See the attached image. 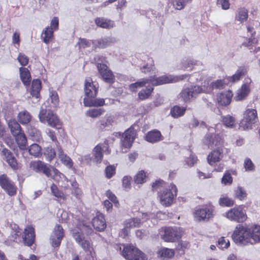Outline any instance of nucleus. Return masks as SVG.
Segmentation results:
<instances>
[{
  "label": "nucleus",
  "mask_w": 260,
  "mask_h": 260,
  "mask_svg": "<svg viewBox=\"0 0 260 260\" xmlns=\"http://www.w3.org/2000/svg\"><path fill=\"white\" fill-rule=\"evenodd\" d=\"M105 112L103 109H91L86 111V115L91 118H96Z\"/></svg>",
  "instance_id": "53"
},
{
  "label": "nucleus",
  "mask_w": 260,
  "mask_h": 260,
  "mask_svg": "<svg viewBox=\"0 0 260 260\" xmlns=\"http://www.w3.org/2000/svg\"><path fill=\"white\" fill-rule=\"evenodd\" d=\"M158 255L162 259H166L173 256L174 251L171 249L163 248L158 251Z\"/></svg>",
  "instance_id": "44"
},
{
  "label": "nucleus",
  "mask_w": 260,
  "mask_h": 260,
  "mask_svg": "<svg viewBox=\"0 0 260 260\" xmlns=\"http://www.w3.org/2000/svg\"><path fill=\"white\" fill-rule=\"evenodd\" d=\"M146 174L144 171L139 172L134 177V181L137 184H142L145 181Z\"/></svg>",
  "instance_id": "58"
},
{
  "label": "nucleus",
  "mask_w": 260,
  "mask_h": 260,
  "mask_svg": "<svg viewBox=\"0 0 260 260\" xmlns=\"http://www.w3.org/2000/svg\"><path fill=\"white\" fill-rule=\"evenodd\" d=\"M153 90V88L149 85L145 86V88L142 89L138 93V96L140 100H144L147 99Z\"/></svg>",
  "instance_id": "47"
},
{
  "label": "nucleus",
  "mask_w": 260,
  "mask_h": 260,
  "mask_svg": "<svg viewBox=\"0 0 260 260\" xmlns=\"http://www.w3.org/2000/svg\"><path fill=\"white\" fill-rule=\"evenodd\" d=\"M51 193L55 197L59 199H63L64 198V194L62 191L59 190L56 185L52 184L50 187Z\"/></svg>",
  "instance_id": "59"
},
{
  "label": "nucleus",
  "mask_w": 260,
  "mask_h": 260,
  "mask_svg": "<svg viewBox=\"0 0 260 260\" xmlns=\"http://www.w3.org/2000/svg\"><path fill=\"white\" fill-rule=\"evenodd\" d=\"M224 216L231 221L243 222L246 220L247 215L240 207H235L225 213Z\"/></svg>",
  "instance_id": "9"
},
{
  "label": "nucleus",
  "mask_w": 260,
  "mask_h": 260,
  "mask_svg": "<svg viewBox=\"0 0 260 260\" xmlns=\"http://www.w3.org/2000/svg\"><path fill=\"white\" fill-rule=\"evenodd\" d=\"M19 73L23 83L26 86L29 85L31 80V76L29 70L26 68L20 67Z\"/></svg>",
  "instance_id": "35"
},
{
  "label": "nucleus",
  "mask_w": 260,
  "mask_h": 260,
  "mask_svg": "<svg viewBox=\"0 0 260 260\" xmlns=\"http://www.w3.org/2000/svg\"><path fill=\"white\" fill-rule=\"evenodd\" d=\"M214 207L212 205L204 206L195 210L193 213L194 220L198 222H206L213 217Z\"/></svg>",
  "instance_id": "7"
},
{
  "label": "nucleus",
  "mask_w": 260,
  "mask_h": 260,
  "mask_svg": "<svg viewBox=\"0 0 260 260\" xmlns=\"http://www.w3.org/2000/svg\"><path fill=\"white\" fill-rule=\"evenodd\" d=\"M53 32L54 30L50 28L49 26H48L45 28V29L43 31L42 37L43 40V42L48 44L49 42L52 39L53 37Z\"/></svg>",
  "instance_id": "45"
},
{
  "label": "nucleus",
  "mask_w": 260,
  "mask_h": 260,
  "mask_svg": "<svg viewBox=\"0 0 260 260\" xmlns=\"http://www.w3.org/2000/svg\"><path fill=\"white\" fill-rule=\"evenodd\" d=\"M72 236L75 241L82 247L85 251H90V243L88 240H85L83 235L81 234L78 230H72Z\"/></svg>",
  "instance_id": "18"
},
{
  "label": "nucleus",
  "mask_w": 260,
  "mask_h": 260,
  "mask_svg": "<svg viewBox=\"0 0 260 260\" xmlns=\"http://www.w3.org/2000/svg\"><path fill=\"white\" fill-rule=\"evenodd\" d=\"M27 149H28L29 154L35 157H40L42 154V148L37 144H32Z\"/></svg>",
  "instance_id": "41"
},
{
  "label": "nucleus",
  "mask_w": 260,
  "mask_h": 260,
  "mask_svg": "<svg viewBox=\"0 0 260 260\" xmlns=\"http://www.w3.org/2000/svg\"><path fill=\"white\" fill-rule=\"evenodd\" d=\"M39 118L42 123L47 122L48 125L57 129L59 128L60 121L56 114L51 110L44 109L42 108L39 114Z\"/></svg>",
  "instance_id": "5"
},
{
  "label": "nucleus",
  "mask_w": 260,
  "mask_h": 260,
  "mask_svg": "<svg viewBox=\"0 0 260 260\" xmlns=\"http://www.w3.org/2000/svg\"><path fill=\"white\" fill-rule=\"evenodd\" d=\"M244 167L246 171L252 172L255 169V166L251 160L246 158L244 160Z\"/></svg>",
  "instance_id": "61"
},
{
  "label": "nucleus",
  "mask_w": 260,
  "mask_h": 260,
  "mask_svg": "<svg viewBox=\"0 0 260 260\" xmlns=\"http://www.w3.org/2000/svg\"><path fill=\"white\" fill-rule=\"evenodd\" d=\"M234 194L236 198L242 200L246 197L247 193L243 188L238 186L234 189Z\"/></svg>",
  "instance_id": "54"
},
{
  "label": "nucleus",
  "mask_w": 260,
  "mask_h": 260,
  "mask_svg": "<svg viewBox=\"0 0 260 260\" xmlns=\"http://www.w3.org/2000/svg\"><path fill=\"white\" fill-rule=\"evenodd\" d=\"M115 248L121 251L122 256L127 260H147L146 255L133 245L116 244Z\"/></svg>",
  "instance_id": "1"
},
{
  "label": "nucleus",
  "mask_w": 260,
  "mask_h": 260,
  "mask_svg": "<svg viewBox=\"0 0 260 260\" xmlns=\"http://www.w3.org/2000/svg\"><path fill=\"white\" fill-rule=\"evenodd\" d=\"M184 70H190L191 67L197 64V61L193 59H186L182 62Z\"/></svg>",
  "instance_id": "63"
},
{
  "label": "nucleus",
  "mask_w": 260,
  "mask_h": 260,
  "mask_svg": "<svg viewBox=\"0 0 260 260\" xmlns=\"http://www.w3.org/2000/svg\"><path fill=\"white\" fill-rule=\"evenodd\" d=\"M103 151H107L108 153H110L108 150V146L106 142L97 145L93 150V161L96 163H100L103 159Z\"/></svg>",
  "instance_id": "16"
},
{
  "label": "nucleus",
  "mask_w": 260,
  "mask_h": 260,
  "mask_svg": "<svg viewBox=\"0 0 260 260\" xmlns=\"http://www.w3.org/2000/svg\"><path fill=\"white\" fill-rule=\"evenodd\" d=\"M232 238L234 242L239 245L251 244L249 228L242 224H238L234 231Z\"/></svg>",
  "instance_id": "2"
},
{
  "label": "nucleus",
  "mask_w": 260,
  "mask_h": 260,
  "mask_svg": "<svg viewBox=\"0 0 260 260\" xmlns=\"http://www.w3.org/2000/svg\"><path fill=\"white\" fill-rule=\"evenodd\" d=\"M14 137H15V141L19 149L22 150H26L27 139L24 133L22 132Z\"/></svg>",
  "instance_id": "34"
},
{
  "label": "nucleus",
  "mask_w": 260,
  "mask_h": 260,
  "mask_svg": "<svg viewBox=\"0 0 260 260\" xmlns=\"http://www.w3.org/2000/svg\"><path fill=\"white\" fill-rule=\"evenodd\" d=\"M44 155L46 159L51 161L56 156V152L52 146H48L45 148Z\"/></svg>",
  "instance_id": "50"
},
{
  "label": "nucleus",
  "mask_w": 260,
  "mask_h": 260,
  "mask_svg": "<svg viewBox=\"0 0 260 260\" xmlns=\"http://www.w3.org/2000/svg\"><path fill=\"white\" fill-rule=\"evenodd\" d=\"M192 0H174L173 7L176 10H181L187 4L191 3Z\"/></svg>",
  "instance_id": "52"
},
{
  "label": "nucleus",
  "mask_w": 260,
  "mask_h": 260,
  "mask_svg": "<svg viewBox=\"0 0 260 260\" xmlns=\"http://www.w3.org/2000/svg\"><path fill=\"white\" fill-rule=\"evenodd\" d=\"M27 133L33 141H40L42 139L41 132L35 127L32 126L28 127Z\"/></svg>",
  "instance_id": "43"
},
{
  "label": "nucleus",
  "mask_w": 260,
  "mask_h": 260,
  "mask_svg": "<svg viewBox=\"0 0 260 260\" xmlns=\"http://www.w3.org/2000/svg\"><path fill=\"white\" fill-rule=\"evenodd\" d=\"M92 225L98 231L101 232L105 230L106 223L103 214L98 213L92 219Z\"/></svg>",
  "instance_id": "26"
},
{
  "label": "nucleus",
  "mask_w": 260,
  "mask_h": 260,
  "mask_svg": "<svg viewBox=\"0 0 260 260\" xmlns=\"http://www.w3.org/2000/svg\"><path fill=\"white\" fill-rule=\"evenodd\" d=\"M116 41V39L115 37L111 36L105 37L98 40H94V42H92V45L95 48H105L114 44Z\"/></svg>",
  "instance_id": "20"
},
{
  "label": "nucleus",
  "mask_w": 260,
  "mask_h": 260,
  "mask_svg": "<svg viewBox=\"0 0 260 260\" xmlns=\"http://www.w3.org/2000/svg\"><path fill=\"white\" fill-rule=\"evenodd\" d=\"M63 236V229L62 226L56 225L50 238L51 245L54 247H58Z\"/></svg>",
  "instance_id": "14"
},
{
  "label": "nucleus",
  "mask_w": 260,
  "mask_h": 260,
  "mask_svg": "<svg viewBox=\"0 0 260 260\" xmlns=\"http://www.w3.org/2000/svg\"><path fill=\"white\" fill-rule=\"evenodd\" d=\"M58 143H56V151L57 155L61 162L67 168L70 169L73 167V162L71 158L64 153L61 147L58 145Z\"/></svg>",
  "instance_id": "21"
},
{
  "label": "nucleus",
  "mask_w": 260,
  "mask_h": 260,
  "mask_svg": "<svg viewBox=\"0 0 260 260\" xmlns=\"http://www.w3.org/2000/svg\"><path fill=\"white\" fill-rule=\"evenodd\" d=\"M186 109L184 107H180L178 106H174L171 109V114L174 118H178L184 114Z\"/></svg>",
  "instance_id": "49"
},
{
  "label": "nucleus",
  "mask_w": 260,
  "mask_h": 260,
  "mask_svg": "<svg viewBox=\"0 0 260 260\" xmlns=\"http://www.w3.org/2000/svg\"><path fill=\"white\" fill-rule=\"evenodd\" d=\"M162 139V136L161 133L157 129L149 131L145 136V140L151 143H157Z\"/></svg>",
  "instance_id": "28"
},
{
  "label": "nucleus",
  "mask_w": 260,
  "mask_h": 260,
  "mask_svg": "<svg viewBox=\"0 0 260 260\" xmlns=\"http://www.w3.org/2000/svg\"><path fill=\"white\" fill-rule=\"evenodd\" d=\"M0 186L10 196H13L16 193V186L6 175L0 176Z\"/></svg>",
  "instance_id": "11"
},
{
  "label": "nucleus",
  "mask_w": 260,
  "mask_h": 260,
  "mask_svg": "<svg viewBox=\"0 0 260 260\" xmlns=\"http://www.w3.org/2000/svg\"><path fill=\"white\" fill-rule=\"evenodd\" d=\"M35 234L33 227L31 225L27 226L24 229L23 240L27 246H31L35 241Z\"/></svg>",
  "instance_id": "25"
},
{
  "label": "nucleus",
  "mask_w": 260,
  "mask_h": 260,
  "mask_svg": "<svg viewBox=\"0 0 260 260\" xmlns=\"http://www.w3.org/2000/svg\"><path fill=\"white\" fill-rule=\"evenodd\" d=\"M84 91L86 98H94L97 94V88L90 78L86 79L84 85Z\"/></svg>",
  "instance_id": "22"
},
{
  "label": "nucleus",
  "mask_w": 260,
  "mask_h": 260,
  "mask_svg": "<svg viewBox=\"0 0 260 260\" xmlns=\"http://www.w3.org/2000/svg\"><path fill=\"white\" fill-rule=\"evenodd\" d=\"M182 229L177 226L165 227L159 231L161 238L165 241L169 242H174L179 240L182 236Z\"/></svg>",
  "instance_id": "4"
},
{
  "label": "nucleus",
  "mask_w": 260,
  "mask_h": 260,
  "mask_svg": "<svg viewBox=\"0 0 260 260\" xmlns=\"http://www.w3.org/2000/svg\"><path fill=\"white\" fill-rule=\"evenodd\" d=\"M97 68L101 76L105 82L109 83L114 82V76L105 64L98 62Z\"/></svg>",
  "instance_id": "15"
},
{
  "label": "nucleus",
  "mask_w": 260,
  "mask_h": 260,
  "mask_svg": "<svg viewBox=\"0 0 260 260\" xmlns=\"http://www.w3.org/2000/svg\"><path fill=\"white\" fill-rule=\"evenodd\" d=\"M248 18V11L243 8L238 10L235 16V20L243 23Z\"/></svg>",
  "instance_id": "46"
},
{
  "label": "nucleus",
  "mask_w": 260,
  "mask_h": 260,
  "mask_svg": "<svg viewBox=\"0 0 260 260\" xmlns=\"http://www.w3.org/2000/svg\"><path fill=\"white\" fill-rule=\"evenodd\" d=\"M187 75H182L179 76H173L172 75H163L158 77L150 76L148 78L149 83L152 86H157L170 83H175L186 78Z\"/></svg>",
  "instance_id": "6"
},
{
  "label": "nucleus",
  "mask_w": 260,
  "mask_h": 260,
  "mask_svg": "<svg viewBox=\"0 0 260 260\" xmlns=\"http://www.w3.org/2000/svg\"><path fill=\"white\" fill-rule=\"evenodd\" d=\"M3 158L5 160L9 165L14 170L18 168L17 161L12 153L6 148H4L1 152Z\"/></svg>",
  "instance_id": "24"
},
{
  "label": "nucleus",
  "mask_w": 260,
  "mask_h": 260,
  "mask_svg": "<svg viewBox=\"0 0 260 260\" xmlns=\"http://www.w3.org/2000/svg\"><path fill=\"white\" fill-rule=\"evenodd\" d=\"M8 124L13 136L22 133L20 124L15 119H10Z\"/></svg>",
  "instance_id": "38"
},
{
  "label": "nucleus",
  "mask_w": 260,
  "mask_h": 260,
  "mask_svg": "<svg viewBox=\"0 0 260 260\" xmlns=\"http://www.w3.org/2000/svg\"><path fill=\"white\" fill-rule=\"evenodd\" d=\"M251 244L260 242V226L255 225L249 228Z\"/></svg>",
  "instance_id": "31"
},
{
  "label": "nucleus",
  "mask_w": 260,
  "mask_h": 260,
  "mask_svg": "<svg viewBox=\"0 0 260 260\" xmlns=\"http://www.w3.org/2000/svg\"><path fill=\"white\" fill-rule=\"evenodd\" d=\"M257 43V40L255 38L249 39L243 43V45L247 47L251 52H257L260 50V47H256L255 46Z\"/></svg>",
  "instance_id": "40"
},
{
  "label": "nucleus",
  "mask_w": 260,
  "mask_h": 260,
  "mask_svg": "<svg viewBox=\"0 0 260 260\" xmlns=\"http://www.w3.org/2000/svg\"><path fill=\"white\" fill-rule=\"evenodd\" d=\"M52 167L41 160H33L29 163L31 170L37 173H42L46 176H50V172Z\"/></svg>",
  "instance_id": "10"
},
{
  "label": "nucleus",
  "mask_w": 260,
  "mask_h": 260,
  "mask_svg": "<svg viewBox=\"0 0 260 260\" xmlns=\"http://www.w3.org/2000/svg\"><path fill=\"white\" fill-rule=\"evenodd\" d=\"M50 176H47L48 178H51L54 180L55 181L57 182L58 183V185L61 180H66V177L65 175L62 173H61L56 168L52 167L50 172Z\"/></svg>",
  "instance_id": "33"
},
{
  "label": "nucleus",
  "mask_w": 260,
  "mask_h": 260,
  "mask_svg": "<svg viewBox=\"0 0 260 260\" xmlns=\"http://www.w3.org/2000/svg\"><path fill=\"white\" fill-rule=\"evenodd\" d=\"M117 123V116L115 114L107 113L99 121L98 127L101 130L109 129Z\"/></svg>",
  "instance_id": "13"
},
{
  "label": "nucleus",
  "mask_w": 260,
  "mask_h": 260,
  "mask_svg": "<svg viewBox=\"0 0 260 260\" xmlns=\"http://www.w3.org/2000/svg\"><path fill=\"white\" fill-rule=\"evenodd\" d=\"M243 118L241 122V126L244 129L252 128V126L257 119V111L255 109H248L244 113Z\"/></svg>",
  "instance_id": "8"
},
{
  "label": "nucleus",
  "mask_w": 260,
  "mask_h": 260,
  "mask_svg": "<svg viewBox=\"0 0 260 260\" xmlns=\"http://www.w3.org/2000/svg\"><path fill=\"white\" fill-rule=\"evenodd\" d=\"M221 182L225 185L231 184L233 182V178L231 174L226 171L221 179Z\"/></svg>",
  "instance_id": "64"
},
{
  "label": "nucleus",
  "mask_w": 260,
  "mask_h": 260,
  "mask_svg": "<svg viewBox=\"0 0 260 260\" xmlns=\"http://www.w3.org/2000/svg\"><path fill=\"white\" fill-rule=\"evenodd\" d=\"M209 133L206 135L203 139V143L206 145L208 148L213 147L216 146L218 143V136L214 134V128L210 127L208 129Z\"/></svg>",
  "instance_id": "23"
},
{
  "label": "nucleus",
  "mask_w": 260,
  "mask_h": 260,
  "mask_svg": "<svg viewBox=\"0 0 260 260\" xmlns=\"http://www.w3.org/2000/svg\"><path fill=\"white\" fill-rule=\"evenodd\" d=\"M218 203L222 207H231L234 205V202L232 199L223 195L219 198Z\"/></svg>",
  "instance_id": "51"
},
{
  "label": "nucleus",
  "mask_w": 260,
  "mask_h": 260,
  "mask_svg": "<svg viewBox=\"0 0 260 260\" xmlns=\"http://www.w3.org/2000/svg\"><path fill=\"white\" fill-rule=\"evenodd\" d=\"M83 103L85 107H100L105 105V100L102 98L95 99L94 98L89 99L84 98Z\"/></svg>",
  "instance_id": "30"
},
{
  "label": "nucleus",
  "mask_w": 260,
  "mask_h": 260,
  "mask_svg": "<svg viewBox=\"0 0 260 260\" xmlns=\"http://www.w3.org/2000/svg\"><path fill=\"white\" fill-rule=\"evenodd\" d=\"M76 230H78V231L82 234H83V233H85L87 235L91 234L93 231L92 229L89 225H86L84 223L78 225Z\"/></svg>",
  "instance_id": "57"
},
{
  "label": "nucleus",
  "mask_w": 260,
  "mask_h": 260,
  "mask_svg": "<svg viewBox=\"0 0 260 260\" xmlns=\"http://www.w3.org/2000/svg\"><path fill=\"white\" fill-rule=\"evenodd\" d=\"M167 185H169V184H166L162 180H158L153 183L152 188L153 190H155L158 189H160V190L165 188Z\"/></svg>",
  "instance_id": "62"
},
{
  "label": "nucleus",
  "mask_w": 260,
  "mask_h": 260,
  "mask_svg": "<svg viewBox=\"0 0 260 260\" xmlns=\"http://www.w3.org/2000/svg\"><path fill=\"white\" fill-rule=\"evenodd\" d=\"M41 89V82L40 80L35 79L32 81L30 93L31 95L36 98L40 96V91Z\"/></svg>",
  "instance_id": "39"
},
{
  "label": "nucleus",
  "mask_w": 260,
  "mask_h": 260,
  "mask_svg": "<svg viewBox=\"0 0 260 260\" xmlns=\"http://www.w3.org/2000/svg\"><path fill=\"white\" fill-rule=\"evenodd\" d=\"M222 157V152L218 149L212 151L208 156L207 160L208 163L213 166L220 160Z\"/></svg>",
  "instance_id": "32"
},
{
  "label": "nucleus",
  "mask_w": 260,
  "mask_h": 260,
  "mask_svg": "<svg viewBox=\"0 0 260 260\" xmlns=\"http://www.w3.org/2000/svg\"><path fill=\"white\" fill-rule=\"evenodd\" d=\"M233 94L231 90L220 93L217 95V101L221 106H226L230 104Z\"/></svg>",
  "instance_id": "27"
},
{
  "label": "nucleus",
  "mask_w": 260,
  "mask_h": 260,
  "mask_svg": "<svg viewBox=\"0 0 260 260\" xmlns=\"http://www.w3.org/2000/svg\"><path fill=\"white\" fill-rule=\"evenodd\" d=\"M141 224V220L138 218H130L126 220L124 223V232L127 233L128 230L131 228L139 227Z\"/></svg>",
  "instance_id": "36"
},
{
  "label": "nucleus",
  "mask_w": 260,
  "mask_h": 260,
  "mask_svg": "<svg viewBox=\"0 0 260 260\" xmlns=\"http://www.w3.org/2000/svg\"><path fill=\"white\" fill-rule=\"evenodd\" d=\"M94 22L98 27L103 28L111 29L115 26L113 21L105 17H97Z\"/></svg>",
  "instance_id": "29"
},
{
  "label": "nucleus",
  "mask_w": 260,
  "mask_h": 260,
  "mask_svg": "<svg viewBox=\"0 0 260 260\" xmlns=\"http://www.w3.org/2000/svg\"><path fill=\"white\" fill-rule=\"evenodd\" d=\"M18 120L22 124H25L29 123L31 120V116L27 111L20 112L18 115Z\"/></svg>",
  "instance_id": "42"
},
{
  "label": "nucleus",
  "mask_w": 260,
  "mask_h": 260,
  "mask_svg": "<svg viewBox=\"0 0 260 260\" xmlns=\"http://www.w3.org/2000/svg\"><path fill=\"white\" fill-rule=\"evenodd\" d=\"M199 86H190L183 89L180 93V96L185 102H189L195 99L200 94Z\"/></svg>",
  "instance_id": "12"
},
{
  "label": "nucleus",
  "mask_w": 260,
  "mask_h": 260,
  "mask_svg": "<svg viewBox=\"0 0 260 260\" xmlns=\"http://www.w3.org/2000/svg\"><path fill=\"white\" fill-rule=\"evenodd\" d=\"M148 80L147 79H143L141 80L132 83L129 85V89L131 91L136 92L137 88H139L146 86L148 84Z\"/></svg>",
  "instance_id": "48"
},
{
  "label": "nucleus",
  "mask_w": 260,
  "mask_h": 260,
  "mask_svg": "<svg viewBox=\"0 0 260 260\" xmlns=\"http://www.w3.org/2000/svg\"><path fill=\"white\" fill-rule=\"evenodd\" d=\"M177 187L173 184L167 185L162 190H159L158 196L161 204L166 207L170 206L173 203L174 197L177 196Z\"/></svg>",
  "instance_id": "3"
},
{
  "label": "nucleus",
  "mask_w": 260,
  "mask_h": 260,
  "mask_svg": "<svg viewBox=\"0 0 260 260\" xmlns=\"http://www.w3.org/2000/svg\"><path fill=\"white\" fill-rule=\"evenodd\" d=\"M225 84V79L224 80H217L215 82L210 83V88L209 90L213 91V89H221L223 87L224 85Z\"/></svg>",
  "instance_id": "55"
},
{
  "label": "nucleus",
  "mask_w": 260,
  "mask_h": 260,
  "mask_svg": "<svg viewBox=\"0 0 260 260\" xmlns=\"http://www.w3.org/2000/svg\"><path fill=\"white\" fill-rule=\"evenodd\" d=\"M136 131L133 127H130L124 132L121 139L122 146L126 148L131 147L135 139Z\"/></svg>",
  "instance_id": "17"
},
{
  "label": "nucleus",
  "mask_w": 260,
  "mask_h": 260,
  "mask_svg": "<svg viewBox=\"0 0 260 260\" xmlns=\"http://www.w3.org/2000/svg\"><path fill=\"white\" fill-rule=\"evenodd\" d=\"M248 68L245 66H242L239 67L235 74L229 77L230 80L233 82L238 81L243 76L246 74Z\"/></svg>",
  "instance_id": "37"
},
{
  "label": "nucleus",
  "mask_w": 260,
  "mask_h": 260,
  "mask_svg": "<svg viewBox=\"0 0 260 260\" xmlns=\"http://www.w3.org/2000/svg\"><path fill=\"white\" fill-rule=\"evenodd\" d=\"M222 122L226 127H232L235 125V118L230 116L227 115L222 118Z\"/></svg>",
  "instance_id": "56"
},
{
  "label": "nucleus",
  "mask_w": 260,
  "mask_h": 260,
  "mask_svg": "<svg viewBox=\"0 0 260 260\" xmlns=\"http://www.w3.org/2000/svg\"><path fill=\"white\" fill-rule=\"evenodd\" d=\"M251 79L246 80L245 83L243 84L241 88L239 89L234 97L236 101H242L246 98L249 94L250 89L249 84L251 83Z\"/></svg>",
  "instance_id": "19"
},
{
  "label": "nucleus",
  "mask_w": 260,
  "mask_h": 260,
  "mask_svg": "<svg viewBox=\"0 0 260 260\" xmlns=\"http://www.w3.org/2000/svg\"><path fill=\"white\" fill-rule=\"evenodd\" d=\"M165 216V214L162 213L160 211L157 212L156 215L153 213H144L142 214V219H147L148 218H158L159 219H164L162 216Z\"/></svg>",
  "instance_id": "60"
}]
</instances>
